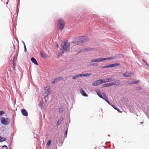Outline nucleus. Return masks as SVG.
<instances>
[{"label":"nucleus","instance_id":"22","mask_svg":"<svg viewBox=\"0 0 149 149\" xmlns=\"http://www.w3.org/2000/svg\"><path fill=\"white\" fill-rule=\"evenodd\" d=\"M64 53V52L63 50H61L59 53L58 55V57H60Z\"/></svg>","mask_w":149,"mask_h":149},{"label":"nucleus","instance_id":"37","mask_svg":"<svg viewBox=\"0 0 149 149\" xmlns=\"http://www.w3.org/2000/svg\"><path fill=\"white\" fill-rule=\"evenodd\" d=\"M2 147H6L7 149V148H8L7 146L6 145H5L2 146Z\"/></svg>","mask_w":149,"mask_h":149},{"label":"nucleus","instance_id":"18","mask_svg":"<svg viewBox=\"0 0 149 149\" xmlns=\"http://www.w3.org/2000/svg\"><path fill=\"white\" fill-rule=\"evenodd\" d=\"M111 86V83L105 84L103 85V87H109Z\"/></svg>","mask_w":149,"mask_h":149},{"label":"nucleus","instance_id":"39","mask_svg":"<svg viewBox=\"0 0 149 149\" xmlns=\"http://www.w3.org/2000/svg\"><path fill=\"white\" fill-rule=\"evenodd\" d=\"M63 118H61L60 119V120H59L61 121V122L63 120Z\"/></svg>","mask_w":149,"mask_h":149},{"label":"nucleus","instance_id":"1","mask_svg":"<svg viewBox=\"0 0 149 149\" xmlns=\"http://www.w3.org/2000/svg\"><path fill=\"white\" fill-rule=\"evenodd\" d=\"M63 49L66 52L69 50L70 48V44L67 40L63 42L62 45Z\"/></svg>","mask_w":149,"mask_h":149},{"label":"nucleus","instance_id":"23","mask_svg":"<svg viewBox=\"0 0 149 149\" xmlns=\"http://www.w3.org/2000/svg\"><path fill=\"white\" fill-rule=\"evenodd\" d=\"M16 63L15 62H13V70L15 71V66L16 65Z\"/></svg>","mask_w":149,"mask_h":149},{"label":"nucleus","instance_id":"8","mask_svg":"<svg viewBox=\"0 0 149 149\" xmlns=\"http://www.w3.org/2000/svg\"><path fill=\"white\" fill-rule=\"evenodd\" d=\"M97 94L100 97L104 99L109 104L108 100L107 97L104 94L103 95V96L100 92H97Z\"/></svg>","mask_w":149,"mask_h":149},{"label":"nucleus","instance_id":"36","mask_svg":"<svg viewBox=\"0 0 149 149\" xmlns=\"http://www.w3.org/2000/svg\"><path fill=\"white\" fill-rule=\"evenodd\" d=\"M21 112H27V111H26V110L25 109H23L21 110Z\"/></svg>","mask_w":149,"mask_h":149},{"label":"nucleus","instance_id":"41","mask_svg":"<svg viewBox=\"0 0 149 149\" xmlns=\"http://www.w3.org/2000/svg\"><path fill=\"white\" fill-rule=\"evenodd\" d=\"M98 65V63H96V65Z\"/></svg>","mask_w":149,"mask_h":149},{"label":"nucleus","instance_id":"33","mask_svg":"<svg viewBox=\"0 0 149 149\" xmlns=\"http://www.w3.org/2000/svg\"><path fill=\"white\" fill-rule=\"evenodd\" d=\"M143 61L145 63L146 65L148 66V67L149 68V65L148 64L147 62L146 61L144 60H143Z\"/></svg>","mask_w":149,"mask_h":149},{"label":"nucleus","instance_id":"35","mask_svg":"<svg viewBox=\"0 0 149 149\" xmlns=\"http://www.w3.org/2000/svg\"><path fill=\"white\" fill-rule=\"evenodd\" d=\"M67 131H68V130H66L65 132V137H66V136H67Z\"/></svg>","mask_w":149,"mask_h":149},{"label":"nucleus","instance_id":"16","mask_svg":"<svg viewBox=\"0 0 149 149\" xmlns=\"http://www.w3.org/2000/svg\"><path fill=\"white\" fill-rule=\"evenodd\" d=\"M120 65L119 63H114L109 65L110 67H116V66H119Z\"/></svg>","mask_w":149,"mask_h":149},{"label":"nucleus","instance_id":"28","mask_svg":"<svg viewBox=\"0 0 149 149\" xmlns=\"http://www.w3.org/2000/svg\"><path fill=\"white\" fill-rule=\"evenodd\" d=\"M23 43H24V52H26L27 50H26V45H25V43L24 42H23Z\"/></svg>","mask_w":149,"mask_h":149},{"label":"nucleus","instance_id":"42","mask_svg":"<svg viewBox=\"0 0 149 149\" xmlns=\"http://www.w3.org/2000/svg\"><path fill=\"white\" fill-rule=\"evenodd\" d=\"M92 65H95V64H92Z\"/></svg>","mask_w":149,"mask_h":149},{"label":"nucleus","instance_id":"9","mask_svg":"<svg viewBox=\"0 0 149 149\" xmlns=\"http://www.w3.org/2000/svg\"><path fill=\"white\" fill-rule=\"evenodd\" d=\"M41 56L42 58H44L48 57V55L46 53L43 52H40Z\"/></svg>","mask_w":149,"mask_h":149},{"label":"nucleus","instance_id":"21","mask_svg":"<svg viewBox=\"0 0 149 149\" xmlns=\"http://www.w3.org/2000/svg\"><path fill=\"white\" fill-rule=\"evenodd\" d=\"M6 140V139L5 138L0 136V142L5 141Z\"/></svg>","mask_w":149,"mask_h":149},{"label":"nucleus","instance_id":"32","mask_svg":"<svg viewBox=\"0 0 149 149\" xmlns=\"http://www.w3.org/2000/svg\"><path fill=\"white\" fill-rule=\"evenodd\" d=\"M112 107L114 108L115 109L117 110L118 112H120L119 110L118 109H117L116 107H115L114 106V105H112Z\"/></svg>","mask_w":149,"mask_h":149},{"label":"nucleus","instance_id":"15","mask_svg":"<svg viewBox=\"0 0 149 149\" xmlns=\"http://www.w3.org/2000/svg\"><path fill=\"white\" fill-rule=\"evenodd\" d=\"M81 74V76H83V77H89L90 76L91 74L90 73H87V74Z\"/></svg>","mask_w":149,"mask_h":149},{"label":"nucleus","instance_id":"5","mask_svg":"<svg viewBox=\"0 0 149 149\" xmlns=\"http://www.w3.org/2000/svg\"><path fill=\"white\" fill-rule=\"evenodd\" d=\"M106 82V81L104 79H101L98 80L93 82L92 83V85L95 86H98L102 83H104Z\"/></svg>","mask_w":149,"mask_h":149},{"label":"nucleus","instance_id":"44","mask_svg":"<svg viewBox=\"0 0 149 149\" xmlns=\"http://www.w3.org/2000/svg\"><path fill=\"white\" fill-rule=\"evenodd\" d=\"M0 112H3V111H0Z\"/></svg>","mask_w":149,"mask_h":149},{"label":"nucleus","instance_id":"19","mask_svg":"<svg viewBox=\"0 0 149 149\" xmlns=\"http://www.w3.org/2000/svg\"><path fill=\"white\" fill-rule=\"evenodd\" d=\"M119 83V82L118 81H116L113 82V83H111V86H112L113 85H117Z\"/></svg>","mask_w":149,"mask_h":149},{"label":"nucleus","instance_id":"6","mask_svg":"<svg viewBox=\"0 0 149 149\" xmlns=\"http://www.w3.org/2000/svg\"><path fill=\"white\" fill-rule=\"evenodd\" d=\"M1 122L2 124L5 125H8L10 122V120L8 118L2 117L1 118Z\"/></svg>","mask_w":149,"mask_h":149},{"label":"nucleus","instance_id":"26","mask_svg":"<svg viewBox=\"0 0 149 149\" xmlns=\"http://www.w3.org/2000/svg\"><path fill=\"white\" fill-rule=\"evenodd\" d=\"M51 140H49L48 141L47 143V146H50V145L51 144Z\"/></svg>","mask_w":149,"mask_h":149},{"label":"nucleus","instance_id":"38","mask_svg":"<svg viewBox=\"0 0 149 149\" xmlns=\"http://www.w3.org/2000/svg\"><path fill=\"white\" fill-rule=\"evenodd\" d=\"M141 87H138L137 88V90H141Z\"/></svg>","mask_w":149,"mask_h":149},{"label":"nucleus","instance_id":"12","mask_svg":"<svg viewBox=\"0 0 149 149\" xmlns=\"http://www.w3.org/2000/svg\"><path fill=\"white\" fill-rule=\"evenodd\" d=\"M81 93L82 95L84 96H87L88 95L86 93L82 88L80 89Z\"/></svg>","mask_w":149,"mask_h":149},{"label":"nucleus","instance_id":"20","mask_svg":"<svg viewBox=\"0 0 149 149\" xmlns=\"http://www.w3.org/2000/svg\"><path fill=\"white\" fill-rule=\"evenodd\" d=\"M106 82H109L111 81H112L113 80L112 79V78H107L106 79Z\"/></svg>","mask_w":149,"mask_h":149},{"label":"nucleus","instance_id":"29","mask_svg":"<svg viewBox=\"0 0 149 149\" xmlns=\"http://www.w3.org/2000/svg\"><path fill=\"white\" fill-rule=\"evenodd\" d=\"M102 68H110V66H109V65H108L107 66H105L104 67H103Z\"/></svg>","mask_w":149,"mask_h":149},{"label":"nucleus","instance_id":"11","mask_svg":"<svg viewBox=\"0 0 149 149\" xmlns=\"http://www.w3.org/2000/svg\"><path fill=\"white\" fill-rule=\"evenodd\" d=\"M91 50V49L90 48H85L84 49H81L80 51H79V53L81 52H86L89 51H90Z\"/></svg>","mask_w":149,"mask_h":149},{"label":"nucleus","instance_id":"24","mask_svg":"<svg viewBox=\"0 0 149 149\" xmlns=\"http://www.w3.org/2000/svg\"><path fill=\"white\" fill-rule=\"evenodd\" d=\"M81 77V74L77 75H75L72 78V79H76L78 78V77Z\"/></svg>","mask_w":149,"mask_h":149},{"label":"nucleus","instance_id":"30","mask_svg":"<svg viewBox=\"0 0 149 149\" xmlns=\"http://www.w3.org/2000/svg\"><path fill=\"white\" fill-rule=\"evenodd\" d=\"M61 122L59 120H58L57 123V125H59L61 123Z\"/></svg>","mask_w":149,"mask_h":149},{"label":"nucleus","instance_id":"31","mask_svg":"<svg viewBox=\"0 0 149 149\" xmlns=\"http://www.w3.org/2000/svg\"><path fill=\"white\" fill-rule=\"evenodd\" d=\"M59 112H62L63 111V108L62 107H61L59 109Z\"/></svg>","mask_w":149,"mask_h":149},{"label":"nucleus","instance_id":"25","mask_svg":"<svg viewBox=\"0 0 149 149\" xmlns=\"http://www.w3.org/2000/svg\"><path fill=\"white\" fill-rule=\"evenodd\" d=\"M17 58V56H15L13 57V62H16Z\"/></svg>","mask_w":149,"mask_h":149},{"label":"nucleus","instance_id":"13","mask_svg":"<svg viewBox=\"0 0 149 149\" xmlns=\"http://www.w3.org/2000/svg\"><path fill=\"white\" fill-rule=\"evenodd\" d=\"M63 78L61 77L59 78H57L55 79L52 82L53 84H55L57 83L58 81L61 80V79H62Z\"/></svg>","mask_w":149,"mask_h":149},{"label":"nucleus","instance_id":"40","mask_svg":"<svg viewBox=\"0 0 149 149\" xmlns=\"http://www.w3.org/2000/svg\"><path fill=\"white\" fill-rule=\"evenodd\" d=\"M4 112H0V115L3 114Z\"/></svg>","mask_w":149,"mask_h":149},{"label":"nucleus","instance_id":"2","mask_svg":"<svg viewBox=\"0 0 149 149\" xmlns=\"http://www.w3.org/2000/svg\"><path fill=\"white\" fill-rule=\"evenodd\" d=\"M58 25L59 29L62 30L64 27L65 22L62 19H59L58 21Z\"/></svg>","mask_w":149,"mask_h":149},{"label":"nucleus","instance_id":"3","mask_svg":"<svg viewBox=\"0 0 149 149\" xmlns=\"http://www.w3.org/2000/svg\"><path fill=\"white\" fill-rule=\"evenodd\" d=\"M50 94V87L49 86H47L44 89L43 95L45 98Z\"/></svg>","mask_w":149,"mask_h":149},{"label":"nucleus","instance_id":"10","mask_svg":"<svg viewBox=\"0 0 149 149\" xmlns=\"http://www.w3.org/2000/svg\"><path fill=\"white\" fill-rule=\"evenodd\" d=\"M132 75V73L131 72L128 73L127 72L123 74V76L127 77H130Z\"/></svg>","mask_w":149,"mask_h":149},{"label":"nucleus","instance_id":"14","mask_svg":"<svg viewBox=\"0 0 149 149\" xmlns=\"http://www.w3.org/2000/svg\"><path fill=\"white\" fill-rule=\"evenodd\" d=\"M31 60L35 64H36L37 65H38V64L37 63L36 60L33 57H32L31 58Z\"/></svg>","mask_w":149,"mask_h":149},{"label":"nucleus","instance_id":"7","mask_svg":"<svg viewBox=\"0 0 149 149\" xmlns=\"http://www.w3.org/2000/svg\"><path fill=\"white\" fill-rule=\"evenodd\" d=\"M79 42L82 43H84L86 42L88 40V38L87 37L83 36L82 37H80L79 38Z\"/></svg>","mask_w":149,"mask_h":149},{"label":"nucleus","instance_id":"43","mask_svg":"<svg viewBox=\"0 0 149 149\" xmlns=\"http://www.w3.org/2000/svg\"><path fill=\"white\" fill-rule=\"evenodd\" d=\"M16 111H17V109L16 108Z\"/></svg>","mask_w":149,"mask_h":149},{"label":"nucleus","instance_id":"34","mask_svg":"<svg viewBox=\"0 0 149 149\" xmlns=\"http://www.w3.org/2000/svg\"><path fill=\"white\" fill-rule=\"evenodd\" d=\"M55 43L56 46V47L57 48L58 47H59L58 45V43H57V42H55Z\"/></svg>","mask_w":149,"mask_h":149},{"label":"nucleus","instance_id":"27","mask_svg":"<svg viewBox=\"0 0 149 149\" xmlns=\"http://www.w3.org/2000/svg\"><path fill=\"white\" fill-rule=\"evenodd\" d=\"M23 115L24 116H28V112H22Z\"/></svg>","mask_w":149,"mask_h":149},{"label":"nucleus","instance_id":"17","mask_svg":"<svg viewBox=\"0 0 149 149\" xmlns=\"http://www.w3.org/2000/svg\"><path fill=\"white\" fill-rule=\"evenodd\" d=\"M139 80H137L135 81H132L129 84H137L139 82Z\"/></svg>","mask_w":149,"mask_h":149},{"label":"nucleus","instance_id":"4","mask_svg":"<svg viewBox=\"0 0 149 149\" xmlns=\"http://www.w3.org/2000/svg\"><path fill=\"white\" fill-rule=\"evenodd\" d=\"M114 57H109L106 58H99L97 59H93L91 60V62H100L103 61L113 59Z\"/></svg>","mask_w":149,"mask_h":149}]
</instances>
